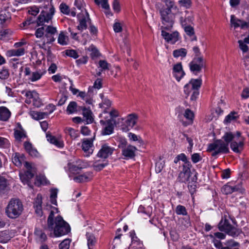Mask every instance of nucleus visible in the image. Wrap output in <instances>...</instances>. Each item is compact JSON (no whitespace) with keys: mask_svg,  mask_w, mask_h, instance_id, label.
<instances>
[{"mask_svg":"<svg viewBox=\"0 0 249 249\" xmlns=\"http://www.w3.org/2000/svg\"><path fill=\"white\" fill-rule=\"evenodd\" d=\"M9 75V71L6 69L2 70L0 71V78L1 79H7Z\"/></svg>","mask_w":249,"mask_h":249,"instance_id":"55","label":"nucleus"},{"mask_svg":"<svg viewBox=\"0 0 249 249\" xmlns=\"http://www.w3.org/2000/svg\"><path fill=\"white\" fill-rule=\"evenodd\" d=\"M230 170L229 169H226L223 171L222 173V177L223 178H228L230 177Z\"/></svg>","mask_w":249,"mask_h":249,"instance_id":"64","label":"nucleus"},{"mask_svg":"<svg viewBox=\"0 0 249 249\" xmlns=\"http://www.w3.org/2000/svg\"><path fill=\"white\" fill-rule=\"evenodd\" d=\"M173 74L178 81H179L184 76L185 73L183 70L181 63H178L173 66Z\"/></svg>","mask_w":249,"mask_h":249,"instance_id":"17","label":"nucleus"},{"mask_svg":"<svg viewBox=\"0 0 249 249\" xmlns=\"http://www.w3.org/2000/svg\"><path fill=\"white\" fill-rule=\"evenodd\" d=\"M187 50L184 48H181L178 50H175L173 51V56L175 57H178L179 56L184 57L187 54Z\"/></svg>","mask_w":249,"mask_h":249,"instance_id":"37","label":"nucleus"},{"mask_svg":"<svg viewBox=\"0 0 249 249\" xmlns=\"http://www.w3.org/2000/svg\"><path fill=\"white\" fill-rule=\"evenodd\" d=\"M92 177V173L90 172H87L84 174L75 177L73 180L78 183L87 182Z\"/></svg>","mask_w":249,"mask_h":249,"instance_id":"20","label":"nucleus"},{"mask_svg":"<svg viewBox=\"0 0 249 249\" xmlns=\"http://www.w3.org/2000/svg\"><path fill=\"white\" fill-rule=\"evenodd\" d=\"M13 236L10 234L9 231H4L0 232V243H6L9 241Z\"/></svg>","mask_w":249,"mask_h":249,"instance_id":"26","label":"nucleus"},{"mask_svg":"<svg viewBox=\"0 0 249 249\" xmlns=\"http://www.w3.org/2000/svg\"><path fill=\"white\" fill-rule=\"evenodd\" d=\"M11 115L9 110L5 107H0V120L6 121L8 120Z\"/></svg>","mask_w":249,"mask_h":249,"instance_id":"24","label":"nucleus"},{"mask_svg":"<svg viewBox=\"0 0 249 249\" xmlns=\"http://www.w3.org/2000/svg\"><path fill=\"white\" fill-rule=\"evenodd\" d=\"M39 12V8L37 7H31L28 10V13L34 16H36Z\"/></svg>","mask_w":249,"mask_h":249,"instance_id":"54","label":"nucleus"},{"mask_svg":"<svg viewBox=\"0 0 249 249\" xmlns=\"http://www.w3.org/2000/svg\"><path fill=\"white\" fill-rule=\"evenodd\" d=\"M192 174L180 172L178 176V179L180 182H186L190 181Z\"/></svg>","mask_w":249,"mask_h":249,"instance_id":"38","label":"nucleus"},{"mask_svg":"<svg viewBox=\"0 0 249 249\" xmlns=\"http://www.w3.org/2000/svg\"><path fill=\"white\" fill-rule=\"evenodd\" d=\"M102 80L100 78H98L95 81L93 87L95 89H100L102 87Z\"/></svg>","mask_w":249,"mask_h":249,"instance_id":"62","label":"nucleus"},{"mask_svg":"<svg viewBox=\"0 0 249 249\" xmlns=\"http://www.w3.org/2000/svg\"><path fill=\"white\" fill-rule=\"evenodd\" d=\"M48 228L50 231L53 230L55 237H59L68 233L70 227L64 219H48Z\"/></svg>","mask_w":249,"mask_h":249,"instance_id":"2","label":"nucleus"},{"mask_svg":"<svg viewBox=\"0 0 249 249\" xmlns=\"http://www.w3.org/2000/svg\"><path fill=\"white\" fill-rule=\"evenodd\" d=\"M34 176V171L33 170H27L25 172L24 174H20V178L22 182L24 183H27L28 186L31 187L30 185L31 182L30 179L32 178Z\"/></svg>","mask_w":249,"mask_h":249,"instance_id":"18","label":"nucleus"},{"mask_svg":"<svg viewBox=\"0 0 249 249\" xmlns=\"http://www.w3.org/2000/svg\"><path fill=\"white\" fill-rule=\"evenodd\" d=\"M205 66V62L202 57H195L189 63L190 71L195 75L199 73Z\"/></svg>","mask_w":249,"mask_h":249,"instance_id":"7","label":"nucleus"},{"mask_svg":"<svg viewBox=\"0 0 249 249\" xmlns=\"http://www.w3.org/2000/svg\"><path fill=\"white\" fill-rule=\"evenodd\" d=\"M65 133L70 136L72 139H75L78 136V131L71 127H66L65 129Z\"/></svg>","mask_w":249,"mask_h":249,"instance_id":"39","label":"nucleus"},{"mask_svg":"<svg viewBox=\"0 0 249 249\" xmlns=\"http://www.w3.org/2000/svg\"><path fill=\"white\" fill-rule=\"evenodd\" d=\"M202 84V80L199 79H191L189 83L186 84L184 87V92L186 94L185 98H188L190 93L192 90L195 89H199Z\"/></svg>","mask_w":249,"mask_h":249,"instance_id":"8","label":"nucleus"},{"mask_svg":"<svg viewBox=\"0 0 249 249\" xmlns=\"http://www.w3.org/2000/svg\"><path fill=\"white\" fill-rule=\"evenodd\" d=\"M137 148L131 145L127 146H122V155L124 156V159L128 160L133 159L135 156V152Z\"/></svg>","mask_w":249,"mask_h":249,"instance_id":"13","label":"nucleus"},{"mask_svg":"<svg viewBox=\"0 0 249 249\" xmlns=\"http://www.w3.org/2000/svg\"><path fill=\"white\" fill-rule=\"evenodd\" d=\"M82 114L87 124H90L93 121V118L92 116V112L90 109L85 107L82 108Z\"/></svg>","mask_w":249,"mask_h":249,"instance_id":"23","label":"nucleus"},{"mask_svg":"<svg viewBox=\"0 0 249 249\" xmlns=\"http://www.w3.org/2000/svg\"><path fill=\"white\" fill-rule=\"evenodd\" d=\"M69 40L68 37L66 36L63 32H61L58 37V43L61 45L68 44Z\"/></svg>","mask_w":249,"mask_h":249,"instance_id":"33","label":"nucleus"},{"mask_svg":"<svg viewBox=\"0 0 249 249\" xmlns=\"http://www.w3.org/2000/svg\"><path fill=\"white\" fill-rule=\"evenodd\" d=\"M22 210L21 202L18 199H12L6 208V213L9 218H13V216H18Z\"/></svg>","mask_w":249,"mask_h":249,"instance_id":"4","label":"nucleus"},{"mask_svg":"<svg viewBox=\"0 0 249 249\" xmlns=\"http://www.w3.org/2000/svg\"><path fill=\"white\" fill-rule=\"evenodd\" d=\"M107 164V162H106L105 163H99L97 164H94L93 165V167L95 170L97 171H99L103 169Z\"/></svg>","mask_w":249,"mask_h":249,"instance_id":"58","label":"nucleus"},{"mask_svg":"<svg viewBox=\"0 0 249 249\" xmlns=\"http://www.w3.org/2000/svg\"><path fill=\"white\" fill-rule=\"evenodd\" d=\"M54 11V8L52 5L49 8V12L44 10L41 11L36 20L37 26H42L46 22L48 23L52 19Z\"/></svg>","mask_w":249,"mask_h":249,"instance_id":"6","label":"nucleus"},{"mask_svg":"<svg viewBox=\"0 0 249 249\" xmlns=\"http://www.w3.org/2000/svg\"><path fill=\"white\" fill-rule=\"evenodd\" d=\"M237 114V113L235 111L231 112L225 117L224 122L228 124L230 123L232 121L236 120L238 118V116Z\"/></svg>","mask_w":249,"mask_h":249,"instance_id":"36","label":"nucleus"},{"mask_svg":"<svg viewBox=\"0 0 249 249\" xmlns=\"http://www.w3.org/2000/svg\"><path fill=\"white\" fill-rule=\"evenodd\" d=\"M94 139V137L91 139H84L83 140L82 148L85 152H88L89 153H91L89 151L90 148L93 146V141Z\"/></svg>","mask_w":249,"mask_h":249,"instance_id":"19","label":"nucleus"},{"mask_svg":"<svg viewBox=\"0 0 249 249\" xmlns=\"http://www.w3.org/2000/svg\"><path fill=\"white\" fill-rule=\"evenodd\" d=\"M68 99V96L65 94H62L58 102L57 106H60L64 105Z\"/></svg>","mask_w":249,"mask_h":249,"instance_id":"60","label":"nucleus"},{"mask_svg":"<svg viewBox=\"0 0 249 249\" xmlns=\"http://www.w3.org/2000/svg\"><path fill=\"white\" fill-rule=\"evenodd\" d=\"M114 149L111 147L107 144H104L102 145L101 148L97 154V156L100 158L106 159L111 155Z\"/></svg>","mask_w":249,"mask_h":249,"instance_id":"16","label":"nucleus"},{"mask_svg":"<svg viewBox=\"0 0 249 249\" xmlns=\"http://www.w3.org/2000/svg\"><path fill=\"white\" fill-rule=\"evenodd\" d=\"M113 9L114 11L118 13L120 11V5L119 0H114L113 2Z\"/></svg>","mask_w":249,"mask_h":249,"instance_id":"56","label":"nucleus"},{"mask_svg":"<svg viewBox=\"0 0 249 249\" xmlns=\"http://www.w3.org/2000/svg\"><path fill=\"white\" fill-rule=\"evenodd\" d=\"M56 28L51 25H47L45 28V34L43 38V40H45V43L49 44L53 42L55 39L54 35L57 33Z\"/></svg>","mask_w":249,"mask_h":249,"instance_id":"10","label":"nucleus"},{"mask_svg":"<svg viewBox=\"0 0 249 249\" xmlns=\"http://www.w3.org/2000/svg\"><path fill=\"white\" fill-rule=\"evenodd\" d=\"M24 156L18 153H15L12 157V162L18 167H20L21 166L22 162L24 161Z\"/></svg>","mask_w":249,"mask_h":249,"instance_id":"21","label":"nucleus"},{"mask_svg":"<svg viewBox=\"0 0 249 249\" xmlns=\"http://www.w3.org/2000/svg\"><path fill=\"white\" fill-rule=\"evenodd\" d=\"M176 212L179 215H186L187 214L185 207L180 205L177 206L176 209Z\"/></svg>","mask_w":249,"mask_h":249,"instance_id":"43","label":"nucleus"},{"mask_svg":"<svg viewBox=\"0 0 249 249\" xmlns=\"http://www.w3.org/2000/svg\"><path fill=\"white\" fill-rule=\"evenodd\" d=\"M42 196L38 194L34 203V208L41 207Z\"/></svg>","mask_w":249,"mask_h":249,"instance_id":"49","label":"nucleus"},{"mask_svg":"<svg viewBox=\"0 0 249 249\" xmlns=\"http://www.w3.org/2000/svg\"><path fill=\"white\" fill-rule=\"evenodd\" d=\"M137 116L134 113L128 115L126 121V124L131 127L134 126L136 124Z\"/></svg>","mask_w":249,"mask_h":249,"instance_id":"30","label":"nucleus"},{"mask_svg":"<svg viewBox=\"0 0 249 249\" xmlns=\"http://www.w3.org/2000/svg\"><path fill=\"white\" fill-rule=\"evenodd\" d=\"M58 190L52 189L51 190L50 200L53 204L57 205L56 197Z\"/></svg>","mask_w":249,"mask_h":249,"instance_id":"41","label":"nucleus"},{"mask_svg":"<svg viewBox=\"0 0 249 249\" xmlns=\"http://www.w3.org/2000/svg\"><path fill=\"white\" fill-rule=\"evenodd\" d=\"M238 189L236 187H232L228 184H226L222 187L221 192L223 194L228 195L237 191Z\"/></svg>","mask_w":249,"mask_h":249,"instance_id":"32","label":"nucleus"},{"mask_svg":"<svg viewBox=\"0 0 249 249\" xmlns=\"http://www.w3.org/2000/svg\"><path fill=\"white\" fill-rule=\"evenodd\" d=\"M184 31L188 36H192L194 34L193 28L191 26H186L184 27Z\"/></svg>","mask_w":249,"mask_h":249,"instance_id":"57","label":"nucleus"},{"mask_svg":"<svg viewBox=\"0 0 249 249\" xmlns=\"http://www.w3.org/2000/svg\"><path fill=\"white\" fill-rule=\"evenodd\" d=\"M165 2L166 8H161L160 13L162 19L163 26L161 28L164 30H170L174 23L175 16L172 13V9H176L175 2L171 0H162Z\"/></svg>","mask_w":249,"mask_h":249,"instance_id":"1","label":"nucleus"},{"mask_svg":"<svg viewBox=\"0 0 249 249\" xmlns=\"http://www.w3.org/2000/svg\"><path fill=\"white\" fill-rule=\"evenodd\" d=\"M60 11L66 15H69L70 13L69 7L65 3H62L59 6Z\"/></svg>","mask_w":249,"mask_h":249,"instance_id":"47","label":"nucleus"},{"mask_svg":"<svg viewBox=\"0 0 249 249\" xmlns=\"http://www.w3.org/2000/svg\"><path fill=\"white\" fill-rule=\"evenodd\" d=\"M234 136L231 132H226L223 136L222 139L225 143H227V146H229V144L230 142H232Z\"/></svg>","mask_w":249,"mask_h":249,"instance_id":"40","label":"nucleus"},{"mask_svg":"<svg viewBox=\"0 0 249 249\" xmlns=\"http://www.w3.org/2000/svg\"><path fill=\"white\" fill-rule=\"evenodd\" d=\"M161 36L167 42H170L172 44H175L179 39V34L178 32L169 34L162 30Z\"/></svg>","mask_w":249,"mask_h":249,"instance_id":"15","label":"nucleus"},{"mask_svg":"<svg viewBox=\"0 0 249 249\" xmlns=\"http://www.w3.org/2000/svg\"><path fill=\"white\" fill-rule=\"evenodd\" d=\"M231 23L233 25L234 28L240 27L242 29H247L249 28V20L245 21L235 18L234 15L231 16Z\"/></svg>","mask_w":249,"mask_h":249,"instance_id":"14","label":"nucleus"},{"mask_svg":"<svg viewBox=\"0 0 249 249\" xmlns=\"http://www.w3.org/2000/svg\"><path fill=\"white\" fill-rule=\"evenodd\" d=\"M208 150L213 152L212 156L213 157L221 153L226 154L230 152L227 143H225L222 140H216L213 142L210 143Z\"/></svg>","mask_w":249,"mask_h":249,"instance_id":"3","label":"nucleus"},{"mask_svg":"<svg viewBox=\"0 0 249 249\" xmlns=\"http://www.w3.org/2000/svg\"><path fill=\"white\" fill-rule=\"evenodd\" d=\"M113 30L115 33H120L122 31V27L119 22H115L113 24Z\"/></svg>","mask_w":249,"mask_h":249,"instance_id":"59","label":"nucleus"},{"mask_svg":"<svg viewBox=\"0 0 249 249\" xmlns=\"http://www.w3.org/2000/svg\"><path fill=\"white\" fill-rule=\"evenodd\" d=\"M192 165L190 162L184 163L182 165V170L180 172L192 174L191 172V167Z\"/></svg>","mask_w":249,"mask_h":249,"instance_id":"44","label":"nucleus"},{"mask_svg":"<svg viewBox=\"0 0 249 249\" xmlns=\"http://www.w3.org/2000/svg\"><path fill=\"white\" fill-rule=\"evenodd\" d=\"M86 237L88 241V246L89 249H93L96 243V239L94 235L90 233H87Z\"/></svg>","mask_w":249,"mask_h":249,"instance_id":"29","label":"nucleus"},{"mask_svg":"<svg viewBox=\"0 0 249 249\" xmlns=\"http://www.w3.org/2000/svg\"><path fill=\"white\" fill-rule=\"evenodd\" d=\"M46 137L47 138V140L49 141L51 143H53L59 147L63 146V144L58 141L55 137L53 136L50 134H47Z\"/></svg>","mask_w":249,"mask_h":249,"instance_id":"35","label":"nucleus"},{"mask_svg":"<svg viewBox=\"0 0 249 249\" xmlns=\"http://www.w3.org/2000/svg\"><path fill=\"white\" fill-rule=\"evenodd\" d=\"M244 142L242 141H240L237 142L235 141H232L231 143V149L235 153H240L243 149Z\"/></svg>","mask_w":249,"mask_h":249,"instance_id":"25","label":"nucleus"},{"mask_svg":"<svg viewBox=\"0 0 249 249\" xmlns=\"http://www.w3.org/2000/svg\"><path fill=\"white\" fill-rule=\"evenodd\" d=\"M241 96L243 98L247 99L249 97V88H245L242 93Z\"/></svg>","mask_w":249,"mask_h":249,"instance_id":"63","label":"nucleus"},{"mask_svg":"<svg viewBox=\"0 0 249 249\" xmlns=\"http://www.w3.org/2000/svg\"><path fill=\"white\" fill-rule=\"evenodd\" d=\"M202 159L199 153H194L191 156V160L194 163H196Z\"/></svg>","mask_w":249,"mask_h":249,"instance_id":"53","label":"nucleus"},{"mask_svg":"<svg viewBox=\"0 0 249 249\" xmlns=\"http://www.w3.org/2000/svg\"><path fill=\"white\" fill-rule=\"evenodd\" d=\"M238 43H239L240 49L243 51V53H246L248 51L249 47L244 41L239 40L238 41Z\"/></svg>","mask_w":249,"mask_h":249,"instance_id":"48","label":"nucleus"},{"mask_svg":"<svg viewBox=\"0 0 249 249\" xmlns=\"http://www.w3.org/2000/svg\"><path fill=\"white\" fill-rule=\"evenodd\" d=\"M77 103L74 101L71 102L68 105L66 112L68 114H71L78 111Z\"/></svg>","mask_w":249,"mask_h":249,"instance_id":"31","label":"nucleus"},{"mask_svg":"<svg viewBox=\"0 0 249 249\" xmlns=\"http://www.w3.org/2000/svg\"><path fill=\"white\" fill-rule=\"evenodd\" d=\"M24 72L25 75L28 76L29 81L35 82L40 79L45 72H42L40 70L32 72L30 68L26 67Z\"/></svg>","mask_w":249,"mask_h":249,"instance_id":"12","label":"nucleus"},{"mask_svg":"<svg viewBox=\"0 0 249 249\" xmlns=\"http://www.w3.org/2000/svg\"><path fill=\"white\" fill-rule=\"evenodd\" d=\"M234 225L238 226L235 219H222L218 224L220 231L232 234L235 230Z\"/></svg>","mask_w":249,"mask_h":249,"instance_id":"5","label":"nucleus"},{"mask_svg":"<svg viewBox=\"0 0 249 249\" xmlns=\"http://www.w3.org/2000/svg\"><path fill=\"white\" fill-rule=\"evenodd\" d=\"M77 165L74 164L72 163H69L68 164V167L70 172L72 174H78L84 167L81 165L80 164H78V161H76Z\"/></svg>","mask_w":249,"mask_h":249,"instance_id":"22","label":"nucleus"},{"mask_svg":"<svg viewBox=\"0 0 249 249\" xmlns=\"http://www.w3.org/2000/svg\"><path fill=\"white\" fill-rule=\"evenodd\" d=\"M11 18V14L7 10H3L0 11V20L1 23L4 22Z\"/></svg>","mask_w":249,"mask_h":249,"instance_id":"34","label":"nucleus"},{"mask_svg":"<svg viewBox=\"0 0 249 249\" xmlns=\"http://www.w3.org/2000/svg\"><path fill=\"white\" fill-rule=\"evenodd\" d=\"M66 54L75 59L78 58V55L76 51L73 50H66Z\"/></svg>","mask_w":249,"mask_h":249,"instance_id":"51","label":"nucleus"},{"mask_svg":"<svg viewBox=\"0 0 249 249\" xmlns=\"http://www.w3.org/2000/svg\"><path fill=\"white\" fill-rule=\"evenodd\" d=\"M9 144V141L7 139L0 137V147L7 146Z\"/></svg>","mask_w":249,"mask_h":249,"instance_id":"61","label":"nucleus"},{"mask_svg":"<svg viewBox=\"0 0 249 249\" xmlns=\"http://www.w3.org/2000/svg\"><path fill=\"white\" fill-rule=\"evenodd\" d=\"M25 49L23 48L18 49H13L9 50L7 52V54L9 56H21L24 54Z\"/></svg>","mask_w":249,"mask_h":249,"instance_id":"27","label":"nucleus"},{"mask_svg":"<svg viewBox=\"0 0 249 249\" xmlns=\"http://www.w3.org/2000/svg\"><path fill=\"white\" fill-rule=\"evenodd\" d=\"M184 117L189 121H192L194 118L193 112L189 109H187L184 114Z\"/></svg>","mask_w":249,"mask_h":249,"instance_id":"50","label":"nucleus"},{"mask_svg":"<svg viewBox=\"0 0 249 249\" xmlns=\"http://www.w3.org/2000/svg\"><path fill=\"white\" fill-rule=\"evenodd\" d=\"M14 136L15 139L17 140H20L21 138L26 137L24 130H15Z\"/></svg>","mask_w":249,"mask_h":249,"instance_id":"46","label":"nucleus"},{"mask_svg":"<svg viewBox=\"0 0 249 249\" xmlns=\"http://www.w3.org/2000/svg\"><path fill=\"white\" fill-rule=\"evenodd\" d=\"M8 185V180L5 177L0 176V194L4 193Z\"/></svg>","mask_w":249,"mask_h":249,"instance_id":"28","label":"nucleus"},{"mask_svg":"<svg viewBox=\"0 0 249 249\" xmlns=\"http://www.w3.org/2000/svg\"><path fill=\"white\" fill-rule=\"evenodd\" d=\"M46 26L47 25L42 26L36 30L35 35L37 38H41L43 37L44 35L45 36Z\"/></svg>","mask_w":249,"mask_h":249,"instance_id":"42","label":"nucleus"},{"mask_svg":"<svg viewBox=\"0 0 249 249\" xmlns=\"http://www.w3.org/2000/svg\"><path fill=\"white\" fill-rule=\"evenodd\" d=\"M99 65L102 68V71L108 70L109 69V66H110V64L105 60H100L99 62Z\"/></svg>","mask_w":249,"mask_h":249,"instance_id":"52","label":"nucleus"},{"mask_svg":"<svg viewBox=\"0 0 249 249\" xmlns=\"http://www.w3.org/2000/svg\"><path fill=\"white\" fill-rule=\"evenodd\" d=\"M77 18L79 22V24L77 26L78 30L83 31L87 28V22L90 24L91 23V19L89 18V13L86 11V16L79 14L77 15Z\"/></svg>","mask_w":249,"mask_h":249,"instance_id":"11","label":"nucleus"},{"mask_svg":"<svg viewBox=\"0 0 249 249\" xmlns=\"http://www.w3.org/2000/svg\"><path fill=\"white\" fill-rule=\"evenodd\" d=\"M100 124L105 125L102 131L103 135H108L112 134L114 131V125H116V120L114 119H110L106 121L101 120Z\"/></svg>","mask_w":249,"mask_h":249,"instance_id":"9","label":"nucleus"},{"mask_svg":"<svg viewBox=\"0 0 249 249\" xmlns=\"http://www.w3.org/2000/svg\"><path fill=\"white\" fill-rule=\"evenodd\" d=\"M71 241L69 239H66L64 240L59 245V249H69L70 248V244Z\"/></svg>","mask_w":249,"mask_h":249,"instance_id":"45","label":"nucleus"}]
</instances>
